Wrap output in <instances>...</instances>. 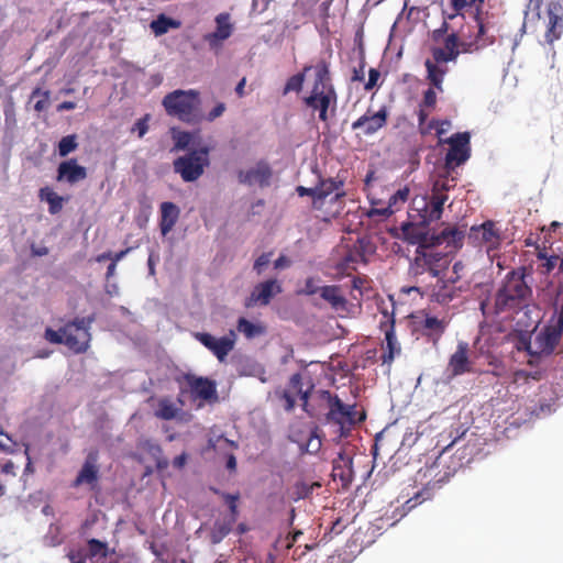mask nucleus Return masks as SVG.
<instances>
[{"label":"nucleus","mask_w":563,"mask_h":563,"mask_svg":"<svg viewBox=\"0 0 563 563\" xmlns=\"http://www.w3.org/2000/svg\"><path fill=\"white\" fill-rule=\"evenodd\" d=\"M562 330L553 324L545 325L533 339V354L537 357L551 355L559 344Z\"/></svg>","instance_id":"15"},{"label":"nucleus","mask_w":563,"mask_h":563,"mask_svg":"<svg viewBox=\"0 0 563 563\" xmlns=\"http://www.w3.org/2000/svg\"><path fill=\"white\" fill-rule=\"evenodd\" d=\"M336 464L333 465L332 475L334 478L340 477L343 485L351 483L355 477L356 473L353 468L354 460H333Z\"/></svg>","instance_id":"33"},{"label":"nucleus","mask_w":563,"mask_h":563,"mask_svg":"<svg viewBox=\"0 0 563 563\" xmlns=\"http://www.w3.org/2000/svg\"><path fill=\"white\" fill-rule=\"evenodd\" d=\"M437 92L439 91L433 86H430L423 92L419 107L427 108L428 110H434L437 106Z\"/></svg>","instance_id":"50"},{"label":"nucleus","mask_w":563,"mask_h":563,"mask_svg":"<svg viewBox=\"0 0 563 563\" xmlns=\"http://www.w3.org/2000/svg\"><path fill=\"white\" fill-rule=\"evenodd\" d=\"M352 522L349 518L339 517L336 518L330 528L331 536H339L343 530Z\"/></svg>","instance_id":"53"},{"label":"nucleus","mask_w":563,"mask_h":563,"mask_svg":"<svg viewBox=\"0 0 563 563\" xmlns=\"http://www.w3.org/2000/svg\"><path fill=\"white\" fill-rule=\"evenodd\" d=\"M180 214L179 208L170 201L161 205L159 229L162 235H167L178 221Z\"/></svg>","instance_id":"28"},{"label":"nucleus","mask_w":563,"mask_h":563,"mask_svg":"<svg viewBox=\"0 0 563 563\" xmlns=\"http://www.w3.org/2000/svg\"><path fill=\"white\" fill-rule=\"evenodd\" d=\"M465 271V264L462 261H457L452 266V274L449 278L453 279L454 282L459 283Z\"/></svg>","instance_id":"60"},{"label":"nucleus","mask_w":563,"mask_h":563,"mask_svg":"<svg viewBox=\"0 0 563 563\" xmlns=\"http://www.w3.org/2000/svg\"><path fill=\"white\" fill-rule=\"evenodd\" d=\"M92 319L76 318L60 328L65 334L64 344L75 354L85 353L89 347V327Z\"/></svg>","instance_id":"9"},{"label":"nucleus","mask_w":563,"mask_h":563,"mask_svg":"<svg viewBox=\"0 0 563 563\" xmlns=\"http://www.w3.org/2000/svg\"><path fill=\"white\" fill-rule=\"evenodd\" d=\"M388 110L382 107L377 112L371 109L352 123V130H361L364 135H373L387 124Z\"/></svg>","instance_id":"17"},{"label":"nucleus","mask_w":563,"mask_h":563,"mask_svg":"<svg viewBox=\"0 0 563 563\" xmlns=\"http://www.w3.org/2000/svg\"><path fill=\"white\" fill-rule=\"evenodd\" d=\"M210 490L217 495H220L224 499V501L228 505L229 510H230L229 521H230V523H235V521L238 520V517H239L238 501L240 499V494L239 493H236V494L223 493L216 487H210Z\"/></svg>","instance_id":"38"},{"label":"nucleus","mask_w":563,"mask_h":563,"mask_svg":"<svg viewBox=\"0 0 563 563\" xmlns=\"http://www.w3.org/2000/svg\"><path fill=\"white\" fill-rule=\"evenodd\" d=\"M424 66L427 69V80L430 86H433L439 92H443V81L449 70L448 66L437 64L430 58L426 59Z\"/></svg>","instance_id":"29"},{"label":"nucleus","mask_w":563,"mask_h":563,"mask_svg":"<svg viewBox=\"0 0 563 563\" xmlns=\"http://www.w3.org/2000/svg\"><path fill=\"white\" fill-rule=\"evenodd\" d=\"M86 167L79 165L76 158H70L59 163L57 167L56 180L69 185L77 184L87 178Z\"/></svg>","instance_id":"22"},{"label":"nucleus","mask_w":563,"mask_h":563,"mask_svg":"<svg viewBox=\"0 0 563 563\" xmlns=\"http://www.w3.org/2000/svg\"><path fill=\"white\" fill-rule=\"evenodd\" d=\"M485 0H450L451 13L448 14L449 19H454L457 14L467 8L475 7L474 19L477 26V33L472 42L476 49L486 47L495 42V35L489 33L493 23L492 16L488 12H483L482 5Z\"/></svg>","instance_id":"6"},{"label":"nucleus","mask_w":563,"mask_h":563,"mask_svg":"<svg viewBox=\"0 0 563 563\" xmlns=\"http://www.w3.org/2000/svg\"><path fill=\"white\" fill-rule=\"evenodd\" d=\"M38 198L41 201L48 203V212L51 214H57L62 211L64 197L58 196L51 187L46 186L38 190Z\"/></svg>","instance_id":"32"},{"label":"nucleus","mask_w":563,"mask_h":563,"mask_svg":"<svg viewBox=\"0 0 563 563\" xmlns=\"http://www.w3.org/2000/svg\"><path fill=\"white\" fill-rule=\"evenodd\" d=\"M184 382L187 388L180 387V394L189 393L192 401H199L198 408L205 404H214L218 401L217 384L214 380L197 376L191 373H185L178 383Z\"/></svg>","instance_id":"8"},{"label":"nucleus","mask_w":563,"mask_h":563,"mask_svg":"<svg viewBox=\"0 0 563 563\" xmlns=\"http://www.w3.org/2000/svg\"><path fill=\"white\" fill-rule=\"evenodd\" d=\"M87 545H88L87 554H88V558H90V559L97 558V556L101 558V559H106L109 554V548H108L107 542L100 541L98 539H89L87 541Z\"/></svg>","instance_id":"41"},{"label":"nucleus","mask_w":563,"mask_h":563,"mask_svg":"<svg viewBox=\"0 0 563 563\" xmlns=\"http://www.w3.org/2000/svg\"><path fill=\"white\" fill-rule=\"evenodd\" d=\"M431 110H428L427 108L419 107L418 110V126L420 129L421 134H427L434 128H437V124L439 123V120H431L427 125L426 122L428 120L429 113Z\"/></svg>","instance_id":"43"},{"label":"nucleus","mask_w":563,"mask_h":563,"mask_svg":"<svg viewBox=\"0 0 563 563\" xmlns=\"http://www.w3.org/2000/svg\"><path fill=\"white\" fill-rule=\"evenodd\" d=\"M225 111V104L223 102H219L208 114L207 121L212 122L217 118L221 117Z\"/></svg>","instance_id":"64"},{"label":"nucleus","mask_w":563,"mask_h":563,"mask_svg":"<svg viewBox=\"0 0 563 563\" xmlns=\"http://www.w3.org/2000/svg\"><path fill=\"white\" fill-rule=\"evenodd\" d=\"M455 468H451L448 465V460H433L430 464H427L424 467H421L416 474V482H419L423 487L416 492L412 497L407 499L401 510L396 508L393 511V515L389 517L393 519V523L397 522L404 516H406L410 510L416 508L419 504L431 499L432 494L431 490L449 481V478L454 474Z\"/></svg>","instance_id":"3"},{"label":"nucleus","mask_w":563,"mask_h":563,"mask_svg":"<svg viewBox=\"0 0 563 563\" xmlns=\"http://www.w3.org/2000/svg\"><path fill=\"white\" fill-rule=\"evenodd\" d=\"M448 324L449 322L444 318L440 319L435 316L426 314L417 323V329L428 341L437 344L445 332Z\"/></svg>","instance_id":"21"},{"label":"nucleus","mask_w":563,"mask_h":563,"mask_svg":"<svg viewBox=\"0 0 563 563\" xmlns=\"http://www.w3.org/2000/svg\"><path fill=\"white\" fill-rule=\"evenodd\" d=\"M380 77V73L376 68H371L368 71V80L364 86V89L369 91L372 90L376 85Z\"/></svg>","instance_id":"62"},{"label":"nucleus","mask_w":563,"mask_h":563,"mask_svg":"<svg viewBox=\"0 0 563 563\" xmlns=\"http://www.w3.org/2000/svg\"><path fill=\"white\" fill-rule=\"evenodd\" d=\"M272 177V169L265 162H260L254 168L246 172H240L239 179L243 184H258L261 187L268 186Z\"/></svg>","instance_id":"25"},{"label":"nucleus","mask_w":563,"mask_h":563,"mask_svg":"<svg viewBox=\"0 0 563 563\" xmlns=\"http://www.w3.org/2000/svg\"><path fill=\"white\" fill-rule=\"evenodd\" d=\"M271 255L272 253H263L255 260L253 268L258 275H261L263 268L269 264Z\"/></svg>","instance_id":"59"},{"label":"nucleus","mask_w":563,"mask_h":563,"mask_svg":"<svg viewBox=\"0 0 563 563\" xmlns=\"http://www.w3.org/2000/svg\"><path fill=\"white\" fill-rule=\"evenodd\" d=\"M320 397L327 402V421L338 427L339 437H346L352 428L365 420V411H357L356 405H344L329 390H321Z\"/></svg>","instance_id":"5"},{"label":"nucleus","mask_w":563,"mask_h":563,"mask_svg":"<svg viewBox=\"0 0 563 563\" xmlns=\"http://www.w3.org/2000/svg\"><path fill=\"white\" fill-rule=\"evenodd\" d=\"M173 139L175 141L174 147L172 151H184L186 150L192 141V135L189 132L185 131H176L172 130Z\"/></svg>","instance_id":"45"},{"label":"nucleus","mask_w":563,"mask_h":563,"mask_svg":"<svg viewBox=\"0 0 563 563\" xmlns=\"http://www.w3.org/2000/svg\"><path fill=\"white\" fill-rule=\"evenodd\" d=\"M465 230L456 225H446L439 233L419 232L409 242L417 244L415 255L409 263V274L417 283H423L424 276L439 277L448 267L446 255L435 249L442 244L461 247Z\"/></svg>","instance_id":"2"},{"label":"nucleus","mask_w":563,"mask_h":563,"mask_svg":"<svg viewBox=\"0 0 563 563\" xmlns=\"http://www.w3.org/2000/svg\"><path fill=\"white\" fill-rule=\"evenodd\" d=\"M15 443L11 440V438L4 433H0V450L3 453H13V446Z\"/></svg>","instance_id":"61"},{"label":"nucleus","mask_w":563,"mask_h":563,"mask_svg":"<svg viewBox=\"0 0 563 563\" xmlns=\"http://www.w3.org/2000/svg\"><path fill=\"white\" fill-rule=\"evenodd\" d=\"M562 4L553 1L548 4V23L544 32V42L553 48L554 42L559 41L563 34V16L561 15Z\"/></svg>","instance_id":"18"},{"label":"nucleus","mask_w":563,"mask_h":563,"mask_svg":"<svg viewBox=\"0 0 563 563\" xmlns=\"http://www.w3.org/2000/svg\"><path fill=\"white\" fill-rule=\"evenodd\" d=\"M282 292V286L276 279H268L257 284L246 300V307L254 305L267 306L272 298Z\"/></svg>","instance_id":"19"},{"label":"nucleus","mask_w":563,"mask_h":563,"mask_svg":"<svg viewBox=\"0 0 563 563\" xmlns=\"http://www.w3.org/2000/svg\"><path fill=\"white\" fill-rule=\"evenodd\" d=\"M14 464L12 461H8L4 464H0V474L3 476V479L0 481V497L4 494V483L9 482L10 478H13L15 476L14 472Z\"/></svg>","instance_id":"49"},{"label":"nucleus","mask_w":563,"mask_h":563,"mask_svg":"<svg viewBox=\"0 0 563 563\" xmlns=\"http://www.w3.org/2000/svg\"><path fill=\"white\" fill-rule=\"evenodd\" d=\"M338 95L335 89H311L310 95L303 98V103L312 112H318L319 120L327 122L329 120V110L335 111Z\"/></svg>","instance_id":"11"},{"label":"nucleus","mask_w":563,"mask_h":563,"mask_svg":"<svg viewBox=\"0 0 563 563\" xmlns=\"http://www.w3.org/2000/svg\"><path fill=\"white\" fill-rule=\"evenodd\" d=\"M195 338L208 349L219 362H224L229 353L234 349L236 335L233 330L222 338H216L207 332H197Z\"/></svg>","instance_id":"13"},{"label":"nucleus","mask_w":563,"mask_h":563,"mask_svg":"<svg viewBox=\"0 0 563 563\" xmlns=\"http://www.w3.org/2000/svg\"><path fill=\"white\" fill-rule=\"evenodd\" d=\"M78 147L77 136L75 134L62 137L58 143V154L60 157L67 156Z\"/></svg>","instance_id":"44"},{"label":"nucleus","mask_w":563,"mask_h":563,"mask_svg":"<svg viewBox=\"0 0 563 563\" xmlns=\"http://www.w3.org/2000/svg\"><path fill=\"white\" fill-rule=\"evenodd\" d=\"M178 411L179 408L170 399L162 398L157 402L155 416L163 420H172L177 416Z\"/></svg>","instance_id":"39"},{"label":"nucleus","mask_w":563,"mask_h":563,"mask_svg":"<svg viewBox=\"0 0 563 563\" xmlns=\"http://www.w3.org/2000/svg\"><path fill=\"white\" fill-rule=\"evenodd\" d=\"M208 448L213 449L214 453L221 454V457H234V442L222 435L217 437L216 440L210 439Z\"/></svg>","instance_id":"35"},{"label":"nucleus","mask_w":563,"mask_h":563,"mask_svg":"<svg viewBox=\"0 0 563 563\" xmlns=\"http://www.w3.org/2000/svg\"><path fill=\"white\" fill-rule=\"evenodd\" d=\"M181 26V22L179 20L169 18L164 13H161L155 20H153L150 24L152 32L156 36H161L167 33L170 29H179Z\"/></svg>","instance_id":"34"},{"label":"nucleus","mask_w":563,"mask_h":563,"mask_svg":"<svg viewBox=\"0 0 563 563\" xmlns=\"http://www.w3.org/2000/svg\"><path fill=\"white\" fill-rule=\"evenodd\" d=\"M311 68H312L311 65H306V66H303L301 73H298V74L289 77L284 86L283 95L286 96L287 93H289L291 91L300 92L302 90L306 74L308 71H310Z\"/></svg>","instance_id":"37"},{"label":"nucleus","mask_w":563,"mask_h":563,"mask_svg":"<svg viewBox=\"0 0 563 563\" xmlns=\"http://www.w3.org/2000/svg\"><path fill=\"white\" fill-rule=\"evenodd\" d=\"M431 55V60L440 65H445L449 62H455L459 57L456 53H452L443 47H432Z\"/></svg>","instance_id":"42"},{"label":"nucleus","mask_w":563,"mask_h":563,"mask_svg":"<svg viewBox=\"0 0 563 563\" xmlns=\"http://www.w3.org/2000/svg\"><path fill=\"white\" fill-rule=\"evenodd\" d=\"M148 120L150 114H145L143 118L139 119L134 123L132 132H137L139 137H143L148 131Z\"/></svg>","instance_id":"55"},{"label":"nucleus","mask_w":563,"mask_h":563,"mask_svg":"<svg viewBox=\"0 0 563 563\" xmlns=\"http://www.w3.org/2000/svg\"><path fill=\"white\" fill-rule=\"evenodd\" d=\"M532 276L531 266H519L509 271L494 297L496 314L510 316L518 327L529 329L540 322V309L533 302L532 288L528 278Z\"/></svg>","instance_id":"1"},{"label":"nucleus","mask_w":563,"mask_h":563,"mask_svg":"<svg viewBox=\"0 0 563 563\" xmlns=\"http://www.w3.org/2000/svg\"><path fill=\"white\" fill-rule=\"evenodd\" d=\"M37 97L40 99L35 102L34 110L36 112H42V111L46 110L49 104V91L48 90L42 91L41 88L37 87L32 91L31 99H34Z\"/></svg>","instance_id":"46"},{"label":"nucleus","mask_w":563,"mask_h":563,"mask_svg":"<svg viewBox=\"0 0 563 563\" xmlns=\"http://www.w3.org/2000/svg\"><path fill=\"white\" fill-rule=\"evenodd\" d=\"M558 268V273H563V257L551 254L549 258H545V262L541 263L538 266V272L541 275H550Z\"/></svg>","instance_id":"40"},{"label":"nucleus","mask_w":563,"mask_h":563,"mask_svg":"<svg viewBox=\"0 0 563 563\" xmlns=\"http://www.w3.org/2000/svg\"><path fill=\"white\" fill-rule=\"evenodd\" d=\"M314 71V80L311 89H334L331 78V63L328 58H320L316 65L311 66Z\"/></svg>","instance_id":"26"},{"label":"nucleus","mask_w":563,"mask_h":563,"mask_svg":"<svg viewBox=\"0 0 563 563\" xmlns=\"http://www.w3.org/2000/svg\"><path fill=\"white\" fill-rule=\"evenodd\" d=\"M474 372V362L471 360V349L467 342L460 341L455 351L450 355L446 374L449 379Z\"/></svg>","instance_id":"12"},{"label":"nucleus","mask_w":563,"mask_h":563,"mask_svg":"<svg viewBox=\"0 0 563 563\" xmlns=\"http://www.w3.org/2000/svg\"><path fill=\"white\" fill-rule=\"evenodd\" d=\"M435 278V284L429 287L427 292L433 301L440 305L450 303L452 300L459 297L461 291L466 289L462 286H456V282L449 277L444 278L442 274Z\"/></svg>","instance_id":"16"},{"label":"nucleus","mask_w":563,"mask_h":563,"mask_svg":"<svg viewBox=\"0 0 563 563\" xmlns=\"http://www.w3.org/2000/svg\"><path fill=\"white\" fill-rule=\"evenodd\" d=\"M216 31L203 36L205 42H207L211 48L220 47L221 43L229 38L233 32V25L230 22L229 13L218 14L216 18Z\"/></svg>","instance_id":"24"},{"label":"nucleus","mask_w":563,"mask_h":563,"mask_svg":"<svg viewBox=\"0 0 563 563\" xmlns=\"http://www.w3.org/2000/svg\"><path fill=\"white\" fill-rule=\"evenodd\" d=\"M443 48L449 49L452 53H456V55H460L459 36L456 33H451L446 36V38L444 40Z\"/></svg>","instance_id":"56"},{"label":"nucleus","mask_w":563,"mask_h":563,"mask_svg":"<svg viewBox=\"0 0 563 563\" xmlns=\"http://www.w3.org/2000/svg\"><path fill=\"white\" fill-rule=\"evenodd\" d=\"M67 558L69 559L70 563H86L87 559H88V554L82 549L70 550L67 553Z\"/></svg>","instance_id":"57"},{"label":"nucleus","mask_w":563,"mask_h":563,"mask_svg":"<svg viewBox=\"0 0 563 563\" xmlns=\"http://www.w3.org/2000/svg\"><path fill=\"white\" fill-rule=\"evenodd\" d=\"M443 143L449 145L444 158V166L446 173L450 174L470 158L471 134L468 132H457L444 140Z\"/></svg>","instance_id":"10"},{"label":"nucleus","mask_w":563,"mask_h":563,"mask_svg":"<svg viewBox=\"0 0 563 563\" xmlns=\"http://www.w3.org/2000/svg\"><path fill=\"white\" fill-rule=\"evenodd\" d=\"M234 523L228 522H216L211 532V540L213 543L220 542L224 537H227Z\"/></svg>","instance_id":"47"},{"label":"nucleus","mask_w":563,"mask_h":563,"mask_svg":"<svg viewBox=\"0 0 563 563\" xmlns=\"http://www.w3.org/2000/svg\"><path fill=\"white\" fill-rule=\"evenodd\" d=\"M451 186L446 179H438L434 181L431 191L435 194L448 195Z\"/></svg>","instance_id":"63"},{"label":"nucleus","mask_w":563,"mask_h":563,"mask_svg":"<svg viewBox=\"0 0 563 563\" xmlns=\"http://www.w3.org/2000/svg\"><path fill=\"white\" fill-rule=\"evenodd\" d=\"M470 238H474L481 243L486 244L490 250L497 249L501 242L500 231L490 220L485 221L479 227H472Z\"/></svg>","instance_id":"23"},{"label":"nucleus","mask_w":563,"mask_h":563,"mask_svg":"<svg viewBox=\"0 0 563 563\" xmlns=\"http://www.w3.org/2000/svg\"><path fill=\"white\" fill-rule=\"evenodd\" d=\"M516 349L518 351H526L531 356H536V354H533V340H532L531 335H529L527 333H521L517 338Z\"/></svg>","instance_id":"52"},{"label":"nucleus","mask_w":563,"mask_h":563,"mask_svg":"<svg viewBox=\"0 0 563 563\" xmlns=\"http://www.w3.org/2000/svg\"><path fill=\"white\" fill-rule=\"evenodd\" d=\"M200 93L195 89H177L162 100V106L169 117L186 123H196L200 120Z\"/></svg>","instance_id":"4"},{"label":"nucleus","mask_w":563,"mask_h":563,"mask_svg":"<svg viewBox=\"0 0 563 563\" xmlns=\"http://www.w3.org/2000/svg\"><path fill=\"white\" fill-rule=\"evenodd\" d=\"M321 485L317 482L308 484L305 481L297 482L294 487V495L296 499L307 498L313 490L314 487H320Z\"/></svg>","instance_id":"48"},{"label":"nucleus","mask_w":563,"mask_h":563,"mask_svg":"<svg viewBox=\"0 0 563 563\" xmlns=\"http://www.w3.org/2000/svg\"><path fill=\"white\" fill-rule=\"evenodd\" d=\"M320 296L322 299H324L327 302L330 303V306L334 310H345L347 300L342 295L341 287L336 285H329V286H322L320 288Z\"/></svg>","instance_id":"31"},{"label":"nucleus","mask_w":563,"mask_h":563,"mask_svg":"<svg viewBox=\"0 0 563 563\" xmlns=\"http://www.w3.org/2000/svg\"><path fill=\"white\" fill-rule=\"evenodd\" d=\"M382 319L379 321V329L384 332L385 344H383L384 353L382 361L384 364H390L395 356L401 351L400 344L395 334V316L394 312L382 311Z\"/></svg>","instance_id":"14"},{"label":"nucleus","mask_w":563,"mask_h":563,"mask_svg":"<svg viewBox=\"0 0 563 563\" xmlns=\"http://www.w3.org/2000/svg\"><path fill=\"white\" fill-rule=\"evenodd\" d=\"M45 340L53 344H64L65 334L58 331L53 330L52 328H46L44 333Z\"/></svg>","instance_id":"54"},{"label":"nucleus","mask_w":563,"mask_h":563,"mask_svg":"<svg viewBox=\"0 0 563 563\" xmlns=\"http://www.w3.org/2000/svg\"><path fill=\"white\" fill-rule=\"evenodd\" d=\"M236 329L249 340L265 333V327L258 323H252L243 317L238 320Z\"/></svg>","instance_id":"36"},{"label":"nucleus","mask_w":563,"mask_h":563,"mask_svg":"<svg viewBox=\"0 0 563 563\" xmlns=\"http://www.w3.org/2000/svg\"><path fill=\"white\" fill-rule=\"evenodd\" d=\"M209 164V148L201 147L177 157L173 162V167L174 172L179 174L184 181L192 183L203 175Z\"/></svg>","instance_id":"7"},{"label":"nucleus","mask_w":563,"mask_h":563,"mask_svg":"<svg viewBox=\"0 0 563 563\" xmlns=\"http://www.w3.org/2000/svg\"><path fill=\"white\" fill-rule=\"evenodd\" d=\"M409 197V189L407 187L398 189L393 194L388 200V205L395 210H399L400 206L404 205Z\"/></svg>","instance_id":"51"},{"label":"nucleus","mask_w":563,"mask_h":563,"mask_svg":"<svg viewBox=\"0 0 563 563\" xmlns=\"http://www.w3.org/2000/svg\"><path fill=\"white\" fill-rule=\"evenodd\" d=\"M343 186L344 181L338 178L320 179L317 186L319 202L322 203L332 194H334L335 200L345 197Z\"/></svg>","instance_id":"27"},{"label":"nucleus","mask_w":563,"mask_h":563,"mask_svg":"<svg viewBox=\"0 0 563 563\" xmlns=\"http://www.w3.org/2000/svg\"><path fill=\"white\" fill-rule=\"evenodd\" d=\"M296 191H297V194L300 197H305V196L311 197L313 199V206L314 207H317V205L319 203L317 187H314V188H307V187H303V186H298L296 188Z\"/></svg>","instance_id":"58"},{"label":"nucleus","mask_w":563,"mask_h":563,"mask_svg":"<svg viewBox=\"0 0 563 563\" xmlns=\"http://www.w3.org/2000/svg\"><path fill=\"white\" fill-rule=\"evenodd\" d=\"M449 196L442 194L432 192L429 196V199L422 200V207L418 209L421 213L422 223L429 224L433 221H438L441 219L443 213L444 203L448 201Z\"/></svg>","instance_id":"20"},{"label":"nucleus","mask_w":563,"mask_h":563,"mask_svg":"<svg viewBox=\"0 0 563 563\" xmlns=\"http://www.w3.org/2000/svg\"><path fill=\"white\" fill-rule=\"evenodd\" d=\"M99 479V470L98 467L90 463L89 460L84 464L82 468L78 473L77 477L73 483V487H79L81 485L89 486L90 489H95L97 487Z\"/></svg>","instance_id":"30"}]
</instances>
